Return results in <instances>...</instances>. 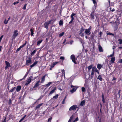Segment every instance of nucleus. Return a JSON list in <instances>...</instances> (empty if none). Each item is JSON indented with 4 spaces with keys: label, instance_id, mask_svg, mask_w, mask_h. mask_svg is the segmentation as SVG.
<instances>
[{
    "label": "nucleus",
    "instance_id": "f257e3e1",
    "mask_svg": "<svg viewBox=\"0 0 122 122\" xmlns=\"http://www.w3.org/2000/svg\"><path fill=\"white\" fill-rule=\"evenodd\" d=\"M36 78V77H35L34 78H33V76H30L29 78H28L26 80L27 82L25 83V86H27L28 84L30 83L32 80H34Z\"/></svg>",
    "mask_w": 122,
    "mask_h": 122
},
{
    "label": "nucleus",
    "instance_id": "f03ea898",
    "mask_svg": "<svg viewBox=\"0 0 122 122\" xmlns=\"http://www.w3.org/2000/svg\"><path fill=\"white\" fill-rule=\"evenodd\" d=\"M92 28V26H90L88 29H85L84 32L85 34L88 35H90L91 34V31Z\"/></svg>",
    "mask_w": 122,
    "mask_h": 122
},
{
    "label": "nucleus",
    "instance_id": "7ed1b4c3",
    "mask_svg": "<svg viewBox=\"0 0 122 122\" xmlns=\"http://www.w3.org/2000/svg\"><path fill=\"white\" fill-rule=\"evenodd\" d=\"M18 31L17 30H14L13 34L12 37V40H13L18 36Z\"/></svg>",
    "mask_w": 122,
    "mask_h": 122
},
{
    "label": "nucleus",
    "instance_id": "20e7f679",
    "mask_svg": "<svg viewBox=\"0 0 122 122\" xmlns=\"http://www.w3.org/2000/svg\"><path fill=\"white\" fill-rule=\"evenodd\" d=\"M78 108L77 106L76 105H74L70 107L69 110L70 111H75L76 110V108Z\"/></svg>",
    "mask_w": 122,
    "mask_h": 122
},
{
    "label": "nucleus",
    "instance_id": "39448f33",
    "mask_svg": "<svg viewBox=\"0 0 122 122\" xmlns=\"http://www.w3.org/2000/svg\"><path fill=\"white\" fill-rule=\"evenodd\" d=\"M70 58L71 60H72V61L75 64H76V57L74 55H71L70 57Z\"/></svg>",
    "mask_w": 122,
    "mask_h": 122
},
{
    "label": "nucleus",
    "instance_id": "423d86ee",
    "mask_svg": "<svg viewBox=\"0 0 122 122\" xmlns=\"http://www.w3.org/2000/svg\"><path fill=\"white\" fill-rule=\"evenodd\" d=\"M84 30L85 29L83 27L81 28L79 33V35L80 36H84V34L83 32Z\"/></svg>",
    "mask_w": 122,
    "mask_h": 122
},
{
    "label": "nucleus",
    "instance_id": "0eeeda50",
    "mask_svg": "<svg viewBox=\"0 0 122 122\" xmlns=\"http://www.w3.org/2000/svg\"><path fill=\"white\" fill-rule=\"evenodd\" d=\"M95 10H93L90 15V16L92 20H93L95 18L94 16L96 14L94 13Z\"/></svg>",
    "mask_w": 122,
    "mask_h": 122
},
{
    "label": "nucleus",
    "instance_id": "6e6552de",
    "mask_svg": "<svg viewBox=\"0 0 122 122\" xmlns=\"http://www.w3.org/2000/svg\"><path fill=\"white\" fill-rule=\"evenodd\" d=\"M51 20L48 22H45L44 24V26L45 28L47 29L49 25L51 23Z\"/></svg>",
    "mask_w": 122,
    "mask_h": 122
},
{
    "label": "nucleus",
    "instance_id": "1a4fd4ad",
    "mask_svg": "<svg viewBox=\"0 0 122 122\" xmlns=\"http://www.w3.org/2000/svg\"><path fill=\"white\" fill-rule=\"evenodd\" d=\"M32 63L31 58L30 57H29L26 60V65H29V64H31Z\"/></svg>",
    "mask_w": 122,
    "mask_h": 122
},
{
    "label": "nucleus",
    "instance_id": "9d476101",
    "mask_svg": "<svg viewBox=\"0 0 122 122\" xmlns=\"http://www.w3.org/2000/svg\"><path fill=\"white\" fill-rule=\"evenodd\" d=\"M96 67L94 66L92 67L91 74L92 75H94L95 72Z\"/></svg>",
    "mask_w": 122,
    "mask_h": 122
},
{
    "label": "nucleus",
    "instance_id": "9b49d317",
    "mask_svg": "<svg viewBox=\"0 0 122 122\" xmlns=\"http://www.w3.org/2000/svg\"><path fill=\"white\" fill-rule=\"evenodd\" d=\"M38 62V61H35L33 64L30 65V70L31 68L35 66L36 64Z\"/></svg>",
    "mask_w": 122,
    "mask_h": 122
},
{
    "label": "nucleus",
    "instance_id": "f8f14e48",
    "mask_svg": "<svg viewBox=\"0 0 122 122\" xmlns=\"http://www.w3.org/2000/svg\"><path fill=\"white\" fill-rule=\"evenodd\" d=\"M36 83L35 84L34 86L33 87V88H36L39 86V83L40 82V81H38L36 82Z\"/></svg>",
    "mask_w": 122,
    "mask_h": 122
},
{
    "label": "nucleus",
    "instance_id": "ddd939ff",
    "mask_svg": "<svg viewBox=\"0 0 122 122\" xmlns=\"http://www.w3.org/2000/svg\"><path fill=\"white\" fill-rule=\"evenodd\" d=\"M98 48L99 51L100 52H103V50L102 49V47L100 45L98 46Z\"/></svg>",
    "mask_w": 122,
    "mask_h": 122
},
{
    "label": "nucleus",
    "instance_id": "4468645a",
    "mask_svg": "<svg viewBox=\"0 0 122 122\" xmlns=\"http://www.w3.org/2000/svg\"><path fill=\"white\" fill-rule=\"evenodd\" d=\"M43 103H41L37 105L35 108V110H36L39 108L41 106L43 105Z\"/></svg>",
    "mask_w": 122,
    "mask_h": 122
},
{
    "label": "nucleus",
    "instance_id": "2eb2a0df",
    "mask_svg": "<svg viewBox=\"0 0 122 122\" xmlns=\"http://www.w3.org/2000/svg\"><path fill=\"white\" fill-rule=\"evenodd\" d=\"M77 88H76V87H75L73 88L71 90H70V92L72 93H73L75 92L76 91Z\"/></svg>",
    "mask_w": 122,
    "mask_h": 122
},
{
    "label": "nucleus",
    "instance_id": "dca6fc26",
    "mask_svg": "<svg viewBox=\"0 0 122 122\" xmlns=\"http://www.w3.org/2000/svg\"><path fill=\"white\" fill-rule=\"evenodd\" d=\"M56 90V87H55L54 88L52 89L50 92L49 94V95H50L52 94Z\"/></svg>",
    "mask_w": 122,
    "mask_h": 122
},
{
    "label": "nucleus",
    "instance_id": "f3484780",
    "mask_svg": "<svg viewBox=\"0 0 122 122\" xmlns=\"http://www.w3.org/2000/svg\"><path fill=\"white\" fill-rule=\"evenodd\" d=\"M97 79H99L100 81H102V76L101 75H99L97 77Z\"/></svg>",
    "mask_w": 122,
    "mask_h": 122
},
{
    "label": "nucleus",
    "instance_id": "a211bd4d",
    "mask_svg": "<svg viewBox=\"0 0 122 122\" xmlns=\"http://www.w3.org/2000/svg\"><path fill=\"white\" fill-rule=\"evenodd\" d=\"M21 86H18L16 88V91L17 92H19L20 91L21 89Z\"/></svg>",
    "mask_w": 122,
    "mask_h": 122
},
{
    "label": "nucleus",
    "instance_id": "6ab92c4d",
    "mask_svg": "<svg viewBox=\"0 0 122 122\" xmlns=\"http://www.w3.org/2000/svg\"><path fill=\"white\" fill-rule=\"evenodd\" d=\"M45 76H44L41 78V83H43L45 81Z\"/></svg>",
    "mask_w": 122,
    "mask_h": 122
},
{
    "label": "nucleus",
    "instance_id": "aec40b11",
    "mask_svg": "<svg viewBox=\"0 0 122 122\" xmlns=\"http://www.w3.org/2000/svg\"><path fill=\"white\" fill-rule=\"evenodd\" d=\"M5 62L6 66L9 67H10V65L9 63L6 61H5Z\"/></svg>",
    "mask_w": 122,
    "mask_h": 122
},
{
    "label": "nucleus",
    "instance_id": "412c9836",
    "mask_svg": "<svg viewBox=\"0 0 122 122\" xmlns=\"http://www.w3.org/2000/svg\"><path fill=\"white\" fill-rule=\"evenodd\" d=\"M43 41L42 39H41L39 41H38L37 42V45L38 46H39L40 44Z\"/></svg>",
    "mask_w": 122,
    "mask_h": 122
},
{
    "label": "nucleus",
    "instance_id": "4be33fe9",
    "mask_svg": "<svg viewBox=\"0 0 122 122\" xmlns=\"http://www.w3.org/2000/svg\"><path fill=\"white\" fill-rule=\"evenodd\" d=\"M102 67V65H101L100 64H98L97 65V68L99 69L100 70L101 69Z\"/></svg>",
    "mask_w": 122,
    "mask_h": 122
},
{
    "label": "nucleus",
    "instance_id": "5701e85b",
    "mask_svg": "<svg viewBox=\"0 0 122 122\" xmlns=\"http://www.w3.org/2000/svg\"><path fill=\"white\" fill-rule=\"evenodd\" d=\"M115 61V58L114 57H112L111 58V61L112 63H113L114 62V61Z\"/></svg>",
    "mask_w": 122,
    "mask_h": 122
},
{
    "label": "nucleus",
    "instance_id": "b1692460",
    "mask_svg": "<svg viewBox=\"0 0 122 122\" xmlns=\"http://www.w3.org/2000/svg\"><path fill=\"white\" fill-rule=\"evenodd\" d=\"M85 100H83L80 103V105L81 106H83L85 104Z\"/></svg>",
    "mask_w": 122,
    "mask_h": 122
},
{
    "label": "nucleus",
    "instance_id": "393cba45",
    "mask_svg": "<svg viewBox=\"0 0 122 122\" xmlns=\"http://www.w3.org/2000/svg\"><path fill=\"white\" fill-rule=\"evenodd\" d=\"M36 50H34L31 53V56L33 55L36 52Z\"/></svg>",
    "mask_w": 122,
    "mask_h": 122
},
{
    "label": "nucleus",
    "instance_id": "a878e982",
    "mask_svg": "<svg viewBox=\"0 0 122 122\" xmlns=\"http://www.w3.org/2000/svg\"><path fill=\"white\" fill-rule=\"evenodd\" d=\"M63 24V20H60L59 22V25H62Z\"/></svg>",
    "mask_w": 122,
    "mask_h": 122
},
{
    "label": "nucleus",
    "instance_id": "bb28decb",
    "mask_svg": "<svg viewBox=\"0 0 122 122\" xmlns=\"http://www.w3.org/2000/svg\"><path fill=\"white\" fill-rule=\"evenodd\" d=\"M26 116V115H25L20 119V120L19 121V122H21L25 118Z\"/></svg>",
    "mask_w": 122,
    "mask_h": 122
},
{
    "label": "nucleus",
    "instance_id": "cd10ccee",
    "mask_svg": "<svg viewBox=\"0 0 122 122\" xmlns=\"http://www.w3.org/2000/svg\"><path fill=\"white\" fill-rule=\"evenodd\" d=\"M65 33L64 32H62V33H60L59 35V37H61L62 36H63V35Z\"/></svg>",
    "mask_w": 122,
    "mask_h": 122
},
{
    "label": "nucleus",
    "instance_id": "c85d7f7f",
    "mask_svg": "<svg viewBox=\"0 0 122 122\" xmlns=\"http://www.w3.org/2000/svg\"><path fill=\"white\" fill-rule=\"evenodd\" d=\"M30 31H31V36H32L33 35L34 33L33 31V30L32 29H31L30 30Z\"/></svg>",
    "mask_w": 122,
    "mask_h": 122
},
{
    "label": "nucleus",
    "instance_id": "c756f323",
    "mask_svg": "<svg viewBox=\"0 0 122 122\" xmlns=\"http://www.w3.org/2000/svg\"><path fill=\"white\" fill-rule=\"evenodd\" d=\"M52 82H49L46 85H45L47 86V87H48L50 86V85L51 84Z\"/></svg>",
    "mask_w": 122,
    "mask_h": 122
},
{
    "label": "nucleus",
    "instance_id": "7c9ffc66",
    "mask_svg": "<svg viewBox=\"0 0 122 122\" xmlns=\"http://www.w3.org/2000/svg\"><path fill=\"white\" fill-rule=\"evenodd\" d=\"M118 41L119 42V43L120 44H122V40L121 39H119Z\"/></svg>",
    "mask_w": 122,
    "mask_h": 122
},
{
    "label": "nucleus",
    "instance_id": "2f4dec72",
    "mask_svg": "<svg viewBox=\"0 0 122 122\" xmlns=\"http://www.w3.org/2000/svg\"><path fill=\"white\" fill-rule=\"evenodd\" d=\"M59 95L58 94H57L56 95L54 96L53 97V98L56 99L58 98V96Z\"/></svg>",
    "mask_w": 122,
    "mask_h": 122
},
{
    "label": "nucleus",
    "instance_id": "473e14b6",
    "mask_svg": "<svg viewBox=\"0 0 122 122\" xmlns=\"http://www.w3.org/2000/svg\"><path fill=\"white\" fill-rule=\"evenodd\" d=\"M114 51H113L112 54L110 55L109 56H108L107 57H112L113 56H114Z\"/></svg>",
    "mask_w": 122,
    "mask_h": 122
},
{
    "label": "nucleus",
    "instance_id": "72a5a7b5",
    "mask_svg": "<svg viewBox=\"0 0 122 122\" xmlns=\"http://www.w3.org/2000/svg\"><path fill=\"white\" fill-rule=\"evenodd\" d=\"M42 98V96H41L39 98H38L36 100V101L35 102V104L38 101L41 100Z\"/></svg>",
    "mask_w": 122,
    "mask_h": 122
},
{
    "label": "nucleus",
    "instance_id": "f704fd0d",
    "mask_svg": "<svg viewBox=\"0 0 122 122\" xmlns=\"http://www.w3.org/2000/svg\"><path fill=\"white\" fill-rule=\"evenodd\" d=\"M62 75H64V76L65 77V71L64 70H63L62 71Z\"/></svg>",
    "mask_w": 122,
    "mask_h": 122
},
{
    "label": "nucleus",
    "instance_id": "c9c22d12",
    "mask_svg": "<svg viewBox=\"0 0 122 122\" xmlns=\"http://www.w3.org/2000/svg\"><path fill=\"white\" fill-rule=\"evenodd\" d=\"M15 87H14L13 88H12L11 90H10L9 91V92H12L14 91V90H15Z\"/></svg>",
    "mask_w": 122,
    "mask_h": 122
},
{
    "label": "nucleus",
    "instance_id": "e433bc0d",
    "mask_svg": "<svg viewBox=\"0 0 122 122\" xmlns=\"http://www.w3.org/2000/svg\"><path fill=\"white\" fill-rule=\"evenodd\" d=\"M92 65H90L87 67L88 69L89 70H90L92 68Z\"/></svg>",
    "mask_w": 122,
    "mask_h": 122
},
{
    "label": "nucleus",
    "instance_id": "4c0bfd02",
    "mask_svg": "<svg viewBox=\"0 0 122 122\" xmlns=\"http://www.w3.org/2000/svg\"><path fill=\"white\" fill-rule=\"evenodd\" d=\"M75 15V13H72L71 15V18H74L73 16H74Z\"/></svg>",
    "mask_w": 122,
    "mask_h": 122
},
{
    "label": "nucleus",
    "instance_id": "58836bf2",
    "mask_svg": "<svg viewBox=\"0 0 122 122\" xmlns=\"http://www.w3.org/2000/svg\"><path fill=\"white\" fill-rule=\"evenodd\" d=\"M8 21V20H6V19H5V21H4V23L5 24H7Z\"/></svg>",
    "mask_w": 122,
    "mask_h": 122
},
{
    "label": "nucleus",
    "instance_id": "ea45409f",
    "mask_svg": "<svg viewBox=\"0 0 122 122\" xmlns=\"http://www.w3.org/2000/svg\"><path fill=\"white\" fill-rule=\"evenodd\" d=\"M26 41H25V43L23 44V45H22V46H20V47H21V48H22L26 44Z\"/></svg>",
    "mask_w": 122,
    "mask_h": 122
},
{
    "label": "nucleus",
    "instance_id": "a19ab883",
    "mask_svg": "<svg viewBox=\"0 0 122 122\" xmlns=\"http://www.w3.org/2000/svg\"><path fill=\"white\" fill-rule=\"evenodd\" d=\"M6 115L5 116V118L4 119V120L2 122H6Z\"/></svg>",
    "mask_w": 122,
    "mask_h": 122
},
{
    "label": "nucleus",
    "instance_id": "79ce46f5",
    "mask_svg": "<svg viewBox=\"0 0 122 122\" xmlns=\"http://www.w3.org/2000/svg\"><path fill=\"white\" fill-rule=\"evenodd\" d=\"M74 20V18H71V21L69 22V23L70 24H71V23H72Z\"/></svg>",
    "mask_w": 122,
    "mask_h": 122
},
{
    "label": "nucleus",
    "instance_id": "37998d69",
    "mask_svg": "<svg viewBox=\"0 0 122 122\" xmlns=\"http://www.w3.org/2000/svg\"><path fill=\"white\" fill-rule=\"evenodd\" d=\"M27 73L25 74V75L24 76L23 78H22V79H21V80H22L24 79H25V77L27 76Z\"/></svg>",
    "mask_w": 122,
    "mask_h": 122
},
{
    "label": "nucleus",
    "instance_id": "c03bdc74",
    "mask_svg": "<svg viewBox=\"0 0 122 122\" xmlns=\"http://www.w3.org/2000/svg\"><path fill=\"white\" fill-rule=\"evenodd\" d=\"M85 88L84 87H82L81 88L82 91V92H84L85 91Z\"/></svg>",
    "mask_w": 122,
    "mask_h": 122
},
{
    "label": "nucleus",
    "instance_id": "a18cd8bd",
    "mask_svg": "<svg viewBox=\"0 0 122 122\" xmlns=\"http://www.w3.org/2000/svg\"><path fill=\"white\" fill-rule=\"evenodd\" d=\"M26 5L27 4H25L23 8V9L24 10H25L26 9Z\"/></svg>",
    "mask_w": 122,
    "mask_h": 122
},
{
    "label": "nucleus",
    "instance_id": "49530a36",
    "mask_svg": "<svg viewBox=\"0 0 122 122\" xmlns=\"http://www.w3.org/2000/svg\"><path fill=\"white\" fill-rule=\"evenodd\" d=\"M78 118L77 117H76V119L74 120L73 122H75L76 121H77L78 120Z\"/></svg>",
    "mask_w": 122,
    "mask_h": 122
},
{
    "label": "nucleus",
    "instance_id": "de8ad7c7",
    "mask_svg": "<svg viewBox=\"0 0 122 122\" xmlns=\"http://www.w3.org/2000/svg\"><path fill=\"white\" fill-rule=\"evenodd\" d=\"M116 79L115 78V77H113V79L112 80V81H113L114 82V83H115L116 82V81H114V80H116Z\"/></svg>",
    "mask_w": 122,
    "mask_h": 122
},
{
    "label": "nucleus",
    "instance_id": "09e8293b",
    "mask_svg": "<svg viewBox=\"0 0 122 122\" xmlns=\"http://www.w3.org/2000/svg\"><path fill=\"white\" fill-rule=\"evenodd\" d=\"M52 117H50L48 119V122H50L52 119Z\"/></svg>",
    "mask_w": 122,
    "mask_h": 122
},
{
    "label": "nucleus",
    "instance_id": "8fccbe9b",
    "mask_svg": "<svg viewBox=\"0 0 122 122\" xmlns=\"http://www.w3.org/2000/svg\"><path fill=\"white\" fill-rule=\"evenodd\" d=\"M59 63L58 62H53L52 63L55 66L58 63Z\"/></svg>",
    "mask_w": 122,
    "mask_h": 122
},
{
    "label": "nucleus",
    "instance_id": "3c124183",
    "mask_svg": "<svg viewBox=\"0 0 122 122\" xmlns=\"http://www.w3.org/2000/svg\"><path fill=\"white\" fill-rule=\"evenodd\" d=\"M95 72H97V73L98 74H99V73L98 70H97L96 68V69Z\"/></svg>",
    "mask_w": 122,
    "mask_h": 122
},
{
    "label": "nucleus",
    "instance_id": "603ef678",
    "mask_svg": "<svg viewBox=\"0 0 122 122\" xmlns=\"http://www.w3.org/2000/svg\"><path fill=\"white\" fill-rule=\"evenodd\" d=\"M11 103V99H9V102L8 103L9 104H10Z\"/></svg>",
    "mask_w": 122,
    "mask_h": 122
},
{
    "label": "nucleus",
    "instance_id": "864d4df0",
    "mask_svg": "<svg viewBox=\"0 0 122 122\" xmlns=\"http://www.w3.org/2000/svg\"><path fill=\"white\" fill-rule=\"evenodd\" d=\"M74 117V116L73 115H72L70 117L69 119L71 120Z\"/></svg>",
    "mask_w": 122,
    "mask_h": 122
},
{
    "label": "nucleus",
    "instance_id": "5fc2aeb1",
    "mask_svg": "<svg viewBox=\"0 0 122 122\" xmlns=\"http://www.w3.org/2000/svg\"><path fill=\"white\" fill-rule=\"evenodd\" d=\"M60 58L61 60H64L65 59V58L63 56H61L60 57Z\"/></svg>",
    "mask_w": 122,
    "mask_h": 122
},
{
    "label": "nucleus",
    "instance_id": "6e6d98bb",
    "mask_svg": "<svg viewBox=\"0 0 122 122\" xmlns=\"http://www.w3.org/2000/svg\"><path fill=\"white\" fill-rule=\"evenodd\" d=\"M65 99H64L63 100L62 102V104H64L65 103Z\"/></svg>",
    "mask_w": 122,
    "mask_h": 122
},
{
    "label": "nucleus",
    "instance_id": "4d7b16f0",
    "mask_svg": "<svg viewBox=\"0 0 122 122\" xmlns=\"http://www.w3.org/2000/svg\"><path fill=\"white\" fill-rule=\"evenodd\" d=\"M55 66L53 64V63L51 64V65H50V66L52 67V68H53L54 67V66Z\"/></svg>",
    "mask_w": 122,
    "mask_h": 122
},
{
    "label": "nucleus",
    "instance_id": "13d9d810",
    "mask_svg": "<svg viewBox=\"0 0 122 122\" xmlns=\"http://www.w3.org/2000/svg\"><path fill=\"white\" fill-rule=\"evenodd\" d=\"M21 47H20L19 48H18L17 50H16V51H19L21 49Z\"/></svg>",
    "mask_w": 122,
    "mask_h": 122
},
{
    "label": "nucleus",
    "instance_id": "bf43d9fd",
    "mask_svg": "<svg viewBox=\"0 0 122 122\" xmlns=\"http://www.w3.org/2000/svg\"><path fill=\"white\" fill-rule=\"evenodd\" d=\"M94 35H91V39H93L94 38Z\"/></svg>",
    "mask_w": 122,
    "mask_h": 122
},
{
    "label": "nucleus",
    "instance_id": "052dcab7",
    "mask_svg": "<svg viewBox=\"0 0 122 122\" xmlns=\"http://www.w3.org/2000/svg\"><path fill=\"white\" fill-rule=\"evenodd\" d=\"M19 3V1H16L14 3H13V4L14 5H16V4H18V3Z\"/></svg>",
    "mask_w": 122,
    "mask_h": 122
},
{
    "label": "nucleus",
    "instance_id": "680f3d73",
    "mask_svg": "<svg viewBox=\"0 0 122 122\" xmlns=\"http://www.w3.org/2000/svg\"><path fill=\"white\" fill-rule=\"evenodd\" d=\"M118 62L122 63V59L119 60L118 61Z\"/></svg>",
    "mask_w": 122,
    "mask_h": 122
},
{
    "label": "nucleus",
    "instance_id": "e2e57ef3",
    "mask_svg": "<svg viewBox=\"0 0 122 122\" xmlns=\"http://www.w3.org/2000/svg\"><path fill=\"white\" fill-rule=\"evenodd\" d=\"M102 32L101 31H100L99 34V37H101L102 35Z\"/></svg>",
    "mask_w": 122,
    "mask_h": 122
},
{
    "label": "nucleus",
    "instance_id": "0e129e2a",
    "mask_svg": "<svg viewBox=\"0 0 122 122\" xmlns=\"http://www.w3.org/2000/svg\"><path fill=\"white\" fill-rule=\"evenodd\" d=\"M3 36H2L1 37H0V43L1 42V41L2 39V38L3 37Z\"/></svg>",
    "mask_w": 122,
    "mask_h": 122
},
{
    "label": "nucleus",
    "instance_id": "69168bd1",
    "mask_svg": "<svg viewBox=\"0 0 122 122\" xmlns=\"http://www.w3.org/2000/svg\"><path fill=\"white\" fill-rule=\"evenodd\" d=\"M108 34L110 35H112V36L114 35V34H112V33H108Z\"/></svg>",
    "mask_w": 122,
    "mask_h": 122
},
{
    "label": "nucleus",
    "instance_id": "338daca9",
    "mask_svg": "<svg viewBox=\"0 0 122 122\" xmlns=\"http://www.w3.org/2000/svg\"><path fill=\"white\" fill-rule=\"evenodd\" d=\"M93 3L94 4H95L96 3V0H92Z\"/></svg>",
    "mask_w": 122,
    "mask_h": 122
},
{
    "label": "nucleus",
    "instance_id": "774afa93",
    "mask_svg": "<svg viewBox=\"0 0 122 122\" xmlns=\"http://www.w3.org/2000/svg\"><path fill=\"white\" fill-rule=\"evenodd\" d=\"M102 101L104 103H105V100L104 98L102 99Z\"/></svg>",
    "mask_w": 122,
    "mask_h": 122
}]
</instances>
